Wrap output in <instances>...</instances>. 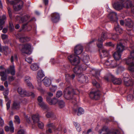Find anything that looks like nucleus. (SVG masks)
<instances>
[{
  "instance_id": "1",
  "label": "nucleus",
  "mask_w": 134,
  "mask_h": 134,
  "mask_svg": "<svg viewBox=\"0 0 134 134\" xmlns=\"http://www.w3.org/2000/svg\"><path fill=\"white\" fill-rule=\"evenodd\" d=\"M80 93L79 91L77 89L74 90L71 86H68L64 90V96L67 99H72L73 95L78 94Z\"/></svg>"
},
{
  "instance_id": "2",
  "label": "nucleus",
  "mask_w": 134,
  "mask_h": 134,
  "mask_svg": "<svg viewBox=\"0 0 134 134\" xmlns=\"http://www.w3.org/2000/svg\"><path fill=\"white\" fill-rule=\"evenodd\" d=\"M10 1L9 0H6V2L8 5L9 4L13 5V8L14 10L18 11L20 10L23 7V2L21 0H17Z\"/></svg>"
},
{
  "instance_id": "3",
  "label": "nucleus",
  "mask_w": 134,
  "mask_h": 134,
  "mask_svg": "<svg viewBox=\"0 0 134 134\" xmlns=\"http://www.w3.org/2000/svg\"><path fill=\"white\" fill-rule=\"evenodd\" d=\"M131 57L125 59L126 64L129 65L128 69L131 71H134V51H132L130 53ZM134 77V75L133 76Z\"/></svg>"
},
{
  "instance_id": "4",
  "label": "nucleus",
  "mask_w": 134,
  "mask_h": 134,
  "mask_svg": "<svg viewBox=\"0 0 134 134\" xmlns=\"http://www.w3.org/2000/svg\"><path fill=\"white\" fill-rule=\"evenodd\" d=\"M68 59L72 64L76 65L79 64L80 62V59L78 56H75L72 54L68 57Z\"/></svg>"
},
{
  "instance_id": "5",
  "label": "nucleus",
  "mask_w": 134,
  "mask_h": 134,
  "mask_svg": "<svg viewBox=\"0 0 134 134\" xmlns=\"http://www.w3.org/2000/svg\"><path fill=\"white\" fill-rule=\"evenodd\" d=\"M105 80L108 81L111 80L115 84L120 85L122 82V80L120 78H116L111 74H109L108 76H105L104 77Z\"/></svg>"
},
{
  "instance_id": "6",
  "label": "nucleus",
  "mask_w": 134,
  "mask_h": 134,
  "mask_svg": "<svg viewBox=\"0 0 134 134\" xmlns=\"http://www.w3.org/2000/svg\"><path fill=\"white\" fill-rule=\"evenodd\" d=\"M108 38L107 33V32L104 31L102 32L100 37L98 39L97 43L98 47V48L102 47L103 42Z\"/></svg>"
},
{
  "instance_id": "7",
  "label": "nucleus",
  "mask_w": 134,
  "mask_h": 134,
  "mask_svg": "<svg viewBox=\"0 0 134 134\" xmlns=\"http://www.w3.org/2000/svg\"><path fill=\"white\" fill-rule=\"evenodd\" d=\"M18 92L20 94L23 96H31L32 98H34L35 96V95L34 93L26 92L25 90L22 89L20 87L18 88Z\"/></svg>"
},
{
  "instance_id": "8",
  "label": "nucleus",
  "mask_w": 134,
  "mask_h": 134,
  "mask_svg": "<svg viewBox=\"0 0 134 134\" xmlns=\"http://www.w3.org/2000/svg\"><path fill=\"white\" fill-rule=\"evenodd\" d=\"M123 80L124 85L126 86H131L133 85V81L128 74H126V76L123 77Z\"/></svg>"
},
{
  "instance_id": "9",
  "label": "nucleus",
  "mask_w": 134,
  "mask_h": 134,
  "mask_svg": "<svg viewBox=\"0 0 134 134\" xmlns=\"http://www.w3.org/2000/svg\"><path fill=\"white\" fill-rule=\"evenodd\" d=\"M31 45L29 43H26L23 46L21 51L23 53L30 54L31 53Z\"/></svg>"
},
{
  "instance_id": "10",
  "label": "nucleus",
  "mask_w": 134,
  "mask_h": 134,
  "mask_svg": "<svg viewBox=\"0 0 134 134\" xmlns=\"http://www.w3.org/2000/svg\"><path fill=\"white\" fill-rule=\"evenodd\" d=\"M100 92L98 90H97L91 92L89 94V96L91 99L97 100L100 98Z\"/></svg>"
},
{
  "instance_id": "11",
  "label": "nucleus",
  "mask_w": 134,
  "mask_h": 134,
  "mask_svg": "<svg viewBox=\"0 0 134 134\" xmlns=\"http://www.w3.org/2000/svg\"><path fill=\"white\" fill-rule=\"evenodd\" d=\"M100 48L99 51L100 56L101 58L109 56L108 51L106 49L103 48V45L102 47Z\"/></svg>"
},
{
  "instance_id": "12",
  "label": "nucleus",
  "mask_w": 134,
  "mask_h": 134,
  "mask_svg": "<svg viewBox=\"0 0 134 134\" xmlns=\"http://www.w3.org/2000/svg\"><path fill=\"white\" fill-rule=\"evenodd\" d=\"M11 49L8 46H1L0 43V52H3L5 55H7L11 52Z\"/></svg>"
},
{
  "instance_id": "13",
  "label": "nucleus",
  "mask_w": 134,
  "mask_h": 134,
  "mask_svg": "<svg viewBox=\"0 0 134 134\" xmlns=\"http://www.w3.org/2000/svg\"><path fill=\"white\" fill-rule=\"evenodd\" d=\"M86 69V68H83L81 66H75L74 68L73 71L77 76L78 75L81 74L83 71L85 70Z\"/></svg>"
},
{
  "instance_id": "14",
  "label": "nucleus",
  "mask_w": 134,
  "mask_h": 134,
  "mask_svg": "<svg viewBox=\"0 0 134 134\" xmlns=\"http://www.w3.org/2000/svg\"><path fill=\"white\" fill-rule=\"evenodd\" d=\"M78 80L81 83H87L88 81V77L85 76L82 73L77 76Z\"/></svg>"
},
{
  "instance_id": "15",
  "label": "nucleus",
  "mask_w": 134,
  "mask_h": 134,
  "mask_svg": "<svg viewBox=\"0 0 134 134\" xmlns=\"http://www.w3.org/2000/svg\"><path fill=\"white\" fill-rule=\"evenodd\" d=\"M16 37L21 42H23L26 41H29L30 40L29 37H25L24 34H18L17 35Z\"/></svg>"
},
{
  "instance_id": "16",
  "label": "nucleus",
  "mask_w": 134,
  "mask_h": 134,
  "mask_svg": "<svg viewBox=\"0 0 134 134\" xmlns=\"http://www.w3.org/2000/svg\"><path fill=\"white\" fill-rule=\"evenodd\" d=\"M38 104L42 108L45 109L47 108V106L43 102V99L42 97L39 96L37 99Z\"/></svg>"
},
{
  "instance_id": "17",
  "label": "nucleus",
  "mask_w": 134,
  "mask_h": 134,
  "mask_svg": "<svg viewBox=\"0 0 134 134\" xmlns=\"http://www.w3.org/2000/svg\"><path fill=\"white\" fill-rule=\"evenodd\" d=\"M5 73L7 74H10L12 75H14L15 73L14 66L10 65L8 68L6 69Z\"/></svg>"
},
{
  "instance_id": "18",
  "label": "nucleus",
  "mask_w": 134,
  "mask_h": 134,
  "mask_svg": "<svg viewBox=\"0 0 134 134\" xmlns=\"http://www.w3.org/2000/svg\"><path fill=\"white\" fill-rule=\"evenodd\" d=\"M82 51V47L80 45L76 46L74 50V53L76 55L80 54Z\"/></svg>"
},
{
  "instance_id": "19",
  "label": "nucleus",
  "mask_w": 134,
  "mask_h": 134,
  "mask_svg": "<svg viewBox=\"0 0 134 134\" xmlns=\"http://www.w3.org/2000/svg\"><path fill=\"white\" fill-rule=\"evenodd\" d=\"M99 134H110L111 132L109 130L107 126H103L101 130H99Z\"/></svg>"
},
{
  "instance_id": "20",
  "label": "nucleus",
  "mask_w": 134,
  "mask_h": 134,
  "mask_svg": "<svg viewBox=\"0 0 134 134\" xmlns=\"http://www.w3.org/2000/svg\"><path fill=\"white\" fill-rule=\"evenodd\" d=\"M52 20L54 23H56L59 20V15L57 13H54L51 15Z\"/></svg>"
},
{
  "instance_id": "21",
  "label": "nucleus",
  "mask_w": 134,
  "mask_h": 134,
  "mask_svg": "<svg viewBox=\"0 0 134 134\" xmlns=\"http://www.w3.org/2000/svg\"><path fill=\"white\" fill-rule=\"evenodd\" d=\"M30 16L28 15L24 16L21 17V20L20 21V23H23L27 22V23H28V22L32 21L34 19V18H33L30 20Z\"/></svg>"
},
{
  "instance_id": "22",
  "label": "nucleus",
  "mask_w": 134,
  "mask_h": 134,
  "mask_svg": "<svg viewBox=\"0 0 134 134\" xmlns=\"http://www.w3.org/2000/svg\"><path fill=\"white\" fill-rule=\"evenodd\" d=\"M114 8L116 10H121L124 7L123 4L121 2H117L115 3L113 5Z\"/></svg>"
},
{
  "instance_id": "23",
  "label": "nucleus",
  "mask_w": 134,
  "mask_h": 134,
  "mask_svg": "<svg viewBox=\"0 0 134 134\" xmlns=\"http://www.w3.org/2000/svg\"><path fill=\"white\" fill-rule=\"evenodd\" d=\"M124 50V46L122 43H120L117 44L116 52L121 53Z\"/></svg>"
},
{
  "instance_id": "24",
  "label": "nucleus",
  "mask_w": 134,
  "mask_h": 134,
  "mask_svg": "<svg viewBox=\"0 0 134 134\" xmlns=\"http://www.w3.org/2000/svg\"><path fill=\"white\" fill-rule=\"evenodd\" d=\"M7 20V17L5 15H2L1 17H0V30H1L3 28V25L5 23V21Z\"/></svg>"
},
{
  "instance_id": "25",
  "label": "nucleus",
  "mask_w": 134,
  "mask_h": 134,
  "mask_svg": "<svg viewBox=\"0 0 134 134\" xmlns=\"http://www.w3.org/2000/svg\"><path fill=\"white\" fill-rule=\"evenodd\" d=\"M31 78L29 76H26L25 77L24 81L25 83L30 88L33 89L34 86L30 82L31 80Z\"/></svg>"
},
{
  "instance_id": "26",
  "label": "nucleus",
  "mask_w": 134,
  "mask_h": 134,
  "mask_svg": "<svg viewBox=\"0 0 134 134\" xmlns=\"http://www.w3.org/2000/svg\"><path fill=\"white\" fill-rule=\"evenodd\" d=\"M47 102L49 103V104L51 105L55 104L56 103H58V100L56 98H54L52 99H51V98L48 97L46 98Z\"/></svg>"
},
{
  "instance_id": "27",
  "label": "nucleus",
  "mask_w": 134,
  "mask_h": 134,
  "mask_svg": "<svg viewBox=\"0 0 134 134\" xmlns=\"http://www.w3.org/2000/svg\"><path fill=\"white\" fill-rule=\"evenodd\" d=\"M20 107V102L18 101H14L13 103L12 108L16 110H19Z\"/></svg>"
},
{
  "instance_id": "28",
  "label": "nucleus",
  "mask_w": 134,
  "mask_h": 134,
  "mask_svg": "<svg viewBox=\"0 0 134 134\" xmlns=\"http://www.w3.org/2000/svg\"><path fill=\"white\" fill-rule=\"evenodd\" d=\"M81 58L82 61L85 63L88 62L90 60L89 56L84 54H82L81 55Z\"/></svg>"
},
{
  "instance_id": "29",
  "label": "nucleus",
  "mask_w": 134,
  "mask_h": 134,
  "mask_svg": "<svg viewBox=\"0 0 134 134\" xmlns=\"http://www.w3.org/2000/svg\"><path fill=\"white\" fill-rule=\"evenodd\" d=\"M84 113V110L81 108H79L77 110L76 109H74L73 112V113L74 114L77 113L78 115H80L82 114H83Z\"/></svg>"
},
{
  "instance_id": "30",
  "label": "nucleus",
  "mask_w": 134,
  "mask_h": 134,
  "mask_svg": "<svg viewBox=\"0 0 134 134\" xmlns=\"http://www.w3.org/2000/svg\"><path fill=\"white\" fill-rule=\"evenodd\" d=\"M110 68H114L116 67L119 64V62L115 60H114L110 61Z\"/></svg>"
},
{
  "instance_id": "31",
  "label": "nucleus",
  "mask_w": 134,
  "mask_h": 134,
  "mask_svg": "<svg viewBox=\"0 0 134 134\" xmlns=\"http://www.w3.org/2000/svg\"><path fill=\"white\" fill-rule=\"evenodd\" d=\"M115 30L116 32L119 34H121L122 33V30L119 27V26L117 21L115 22Z\"/></svg>"
},
{
  "instance_id": "32",
  "label": "nucleus",
  "mask_w": 134,
  "mask_h": 134,
  "mask_svg": "<svg viewBox=\"0 0 134 134\" xmlns=\"http://www.w3.org/2000/svg\"><path fill=\"white\" fill-rule=\"evenodd\" d=\"M44 75L41 70H39L37 73V81L40 82L41 81L42 78L44 77Z\"/></svg>"
},
{
  "instance_id": "33",
  "label": "nucleus",
  "mask_w": 134,
  "mask_h": 134,
  "mask_svg": "<svg viewBox=\"0 0 134 134\" xmlns=\"http://www.w3.org/2000/svg\"><path fill=\"white\" fill-rule=\"evenodd\" d=\"M44 85L46 86H49L51 84V80L47 77H45L43 80Z\"/></svg>"
},
{
  "instance_id": "34",
  "label": "nucleus",
  "mask_w": 134,
  "mask_h": 134,
  "mask_svg": "<svg viewBox=\"0 0 134 134\" xmlns=\"http://www.w3.org/2000/svg\"><path fill=\"white\" fill-rule=\"evenodd\" d=\"M121 53L116 52H115L113 56L115 60L119 61L121 59Z\"/></svg>"
},
{
  "instance_id": "35",
  "label": "nucleus",
  "mask_w": 134,
  "mask_h": 134,
  "mask_svg": "<svg viewBox=\"0 0 134 134\" xmlns=\"http://www.w3.org/2000/svg\"><path fill=\"white\" fill-rule=\"evenodd\" d=\"M18 60V54L17 53H15L12 55L10 59L11 63L13 64L14 61H17Z\"/></svg>"
},
{
  "instance_id": "36",
  "label": "nucleus",
  "mask_w": 134,
  "mask_h": 134,
  "mask_svg": "<svg viewBox=\"0 0 134 134\" xmlns=\"http://www.w3.org/2000/svg\"><path fill=\"white\" fill-rule=\"evenodd\" d=\"M30 68L32 70L36 71L39 69V66L38 64L34 63L31 65Z\"/></svg>"
},
{
  "instance_id": "37",
  "label": "nucleus",
  "mask_w": 134,
  "mask_h": 134,
  "mask_svg": "<svg viewBox=\"0 0 134 134\" xmlns=\"http://www.w3.org/2000/svg\"><path fill=\"white\" fill-rule=\"evenodd\" d=\"M40 116L38 114L33 115L32 119L33 121V122L35 123L38 122L39 120Z\"/></svg>"
},
{
  "instance_id": "38",
  "label": "nucleus",
  "mask_w": 134,
  "mask_h": 134,
  "mask_svg": "<svg viewBox=\"0 0 134 134\" xmlns=\"http://www.w3.org/2000/svg\"><path fill=\"white\" fill-rule=\"evenodd\" d=\"M5 74L6 73L4 71L0 72V76H1V79L2 81H5L7 79V76Z\"/></svg>"
},
{
  "instance_id": "39",
  "label": "nucleus",
  "mask_w": 134,
  "mask_h": 134,
  "mask_svg": "<svg viewBox=\"0 0 134 134\" xmlns=\"http://www.w3.org/2000/svg\"><path fill=\"white\" fill-rule=\"evenodd\" d=\"M75 77V75L74 74H72L70 75L69 74H67L65 76L66 80L67 82V83H69L67 81H68L70 79H73Z\"/></svg>"
},
{
  "instance_id": "40",
  "label": "nucleus",
  "mask_w": 134,
  "mask_h": 134,
  "mask_svg": "<svg viewBox=\"0 0 134 134\" xmlns=\"http://www.w3.org/2000/svg\"><path fill=\"white\" fill-rule=\"evenodd\" d=\"M125 25L129 28H131L133 26V23L131 19H129L126 23H125Z\"/></svg>"
},
{
  "instance_id": "41",
  "label": "nucleus",
  "mask_w": 134,
  "mask_h": 134,
  "mask_svg": "<svg viewBox=\"0 0 134 134\" xmlns=\"http://www.w3.org/2000/svg\"><path fill=\"white\" fill-rule=\"evenodd\" d=\"M124 7L128 8L132 6L131 2L130 1H126L123 5Z\"/></svg>"
},
{
  "instance_id": "42",
  "label": "nucleus",
  "mask_w": 134,
  "mask_h": 134,
  "mask_svg": "<svg viewBox=\"0 0 134 134\" xmlns=\"http://www.w3.org/2000/svg\"><path fill=\"white\" fill-rule=\"evenodd\" d=\"M109 35H111V37H109V38L110 39H111L114 40H117L118 39V35L116 34H109Z\"/></svg>"
},
{
  "instance_id": "43",
  "label": "nucleus",
  "mask_w": 134,
  "mask_h": 134,
  "mask_svg": "<svg viewBox=\"0 0 134 134\" xmlns=\"http://www.w3.org/2000/svg\"><path fill=\"white\" fill-rule=\"evenodd\" d=\"M58 104L60 108H62L65 106V103L63 100H58Z\"/></svg>"
},
{
  "instance_id": "44",
  "label": "nucleus",
  "mask_w": 134,
  "mask_h": 134,
  "mask_svg": "<svg viewBox=\"0 0 134 134\" xmlns=\"http://www.w3.org/2000/svg\"><path fill=\"white\" fill-rule=\"evenodd\" d=\"M27 27L26 30L27 31H30L31 29V26L30 25H27V24H24L23 25L22 28L23 29H25L26 27Z\"/></svg>"
},
{
  "instance_id": "45",
  "label": "nucleus",
  "mask_w": 134,
  "mask_h": 134,
  "mask_svg": "<svg viewBox=\"0 0 134 134\" xmlns=\"http://www.w3.org/2000/svg\"><path fill=\"white\" fill-rule=\"evenodd\" d=\"M9 125L10 127V131L11 133H13L14 131V128L13 126V122L10 121L9 122Z\"/></svg>"
},
{
  "instance_id": "46",
  "label": "nucleus",
  "mask_w": 134,
  "mask_h": 134,
  "mask_svg": "<svg viewBox=\"0 0 134 134\" xmlns=\"http://www.w3.org/2000/svg\"><path fill=\"white\" fill-rule=\"evenodd\" d=\"M92 82L93 85L95 86L97 88H99L100 87V86L99 84L97 82L96 80H93Z\"/></svg>"
},
{
  "instance_id": "47",
  "label": "nucleus",
  "mask_w": 134,
  "mask_h": 134,
  "mask_svg": "<svg viewBox=\"0 0 134 134\" xmlns=\"http://www.w3.org/2000/svg\"><path fill=\"white\" fill-rule=\"evenodd\" d=\"M9 92V91L8 89H7L5 90L3 92V94L4 96V97L5 99L6 100H8V98L7 97V95L8 94V93Z\"/></svg>"
},
{
  "instance_id": "48",
  "label": "nucleus",
  "mask_w": 134,
  "mask_h": 134,
  "mask_svg": "<svg viewBox=\"0 0 134 134\" xmlns=\"http://www.w3.org/2000/svg\"><path fill=\"white\" fill-rule=\"evenodd\" d=\"M104 66L106 68H110V62L108 61H106L104 64Z\"/></svg>"
},
{
  "instance_id": "49",
  "label": "nucleus",
  "mask_w": 134,
  "mask_h": 134,
  "mask_svg": "<svg viewBox=\"0 0 134 134\" xmlns=\"http://www.w3.org/2000/svg\"><path fill=\"white\" fill-rule=\"evenodd\" d=\"M94 41V40H92L87 43L86 48H88V49H87V51L88 50L89 48L92 46V44L93 43Z\"/></svg>"
},
{
  "instance_id": "50",
  "label": "nucleus",
  "mask_w": 134,
  "mask_h": 134,
  "mask_svg": "<svg viewBox=\"0 0 134 134\" xmlns=\"http://www.w3.org/2000/svg\"><path fill=\"white\" fill-rule=\"evenodd\" d=\"M133 98V95L132 94H130L127 96V100L128 101H130L132 100Z\"/></svg>"
},
{
  "instance_id": "51",
  "label": "nucleus",
  "mask_w": 134,
  "mask_h": 134,
  "mask_svg": "<svg viewBox=\"0 0 134 134\" xmlns=\"http://www.w3.org/2000/svg\"><path fill=\"white\" fill-rule=\"evenodd\" d=\"M37 123L38 126L39 128L42 129L43 128L44 125L42 122L39 121Z\"/></svg>"
},
{
  "instance_id": "52",
  "label": "nucleus",
  "mask_w": 134,
  "mask_h": 134,
  "mask_svg": "<svg viewBox=\"0 0 134 134\" xmlns=\"http://www.w3.org/2000/svg\"><path fill=\"white\" fill-rule=\"evenodd\" d=\"M62 95V92L61 91H58L57 93L56 96L58 98H59Z\"/></svg>"
},
{
  "instance_id": "53",
  "label": "nucleus",
  "mask_w": 134,
  "mask_h": 134,
  "mask_svg": "<svg viewBox=\"0 0 134 134\" xmlns=\"http://www.w3.org/2000/svg\"><path fill=\"white\" fill-rule=\"evenodd\" d=\"M9 26L10 30L11 31L13 30L14 29V26L13 24V23L11 22H9Z\"/></svg>"
},
{
  "instance_id": "54",
  "label": "nucleus",
  "mask_w": 134,
  "mask_h": 134,
  "mask_svg": "<svg viewBox=\"0 0 134 134\" xmlns=\"http://www.w3.org/2000/svg\"><path fill=\"white\" fill-rule=\"evenodd\" d=\"M15 122L19 124L20 123V121L19 117L18 116H16L15 117Z\"/></svg>"
},
{
  "instance_id": "55",
  "label": "nucleus",
  "mask_w": 134,
  "mask_h": 134,
  "mask_svg": "<svg viewBox=\"0 0 134 134\" xmlns=\"http://www.w3.org/2000/svg\"><path fill=\"white\" fill-rule=\"evenodd\" d=\"M7 9L9 16L10 18H11L12 17V14L10 8L8 6L7 8Z\"/></svg>"
},
{
  "instance_id": "56",
  "label": "nucleus",
  "mask_w": 134,
  "mask_h": 134,
  "mask_svg": "<svg viewBox=\"0 0 134 134\" xmlns=\"http://www.w3.org/2000/svg\"><path fill=\"white\" fill-rule=\"evenodd\" d=\"M25 60L28 63H31L32 62V59L30 57H28L26 58L25 59Z\"/></svg>"
},
{
  "instance_id": "57",
  "label": "nucleus",
  "mask_w": 134,
  "mask_h": 134,
  "mask_svg": "<svg viewBox=\"0 0 134 134\" xmlns=\"http://www.w3.org/2000/svg\"><path fill=\"white\" fill-rule=\"evenodd\" d=\"M57 88L56 86H52V87H50V90L52 92H55Z\"/></svg>"
},
{
  "instance_id": "58",
  "label": "nucleus",
  "mask_w": 134,
  "mask_h": 134,
  "mask_svg": "<svg viewBox=\"0 0 134 134\" xmlns=\"http://www.w3.org/2000/svg\"><path fill=\"white\" fill-rule=\"evenodd\" d=\"M15 77L13 76H9L8 78V80L10 82L12 81L15 79Z\"/></svg>"
},
{
  "instance_id": "59",
  "label": "nucleus",
  "mask_w": 134,
  "mask_h": 134,
  "mask_svg": "<svg viewBox=\"0 0 134 134\" xmlns=\"http://www.w3.org/2000/svg\"><path fill=\"white\" fill-rule=\"evenodd\" d=\"M18 134H25V131L23 129H21L19 130L17 132Z\"/></svg>"
},
{
  "instance_id": "60",
  "label": "nucleus",
  "mask_w": 134,
  "mask_h": 134,
  "mask_svg": "<svg viewBox=\"0 0 134 134\" xmlns=\"http://www.w3.org/2000/svg\"><path fill=\"white\" fill-rule=\"evenodd\" d=\"M4 124V120L1 117H0V126L1 127H3Z\"/></svg>"
},
{
  "instance_id": "61",
  "label": "nucleus",
  "mask_w": 134,
  "mask_h": 134,
  "mask_svg": "<svg viewBox=\"0 0 134 134\" xmlns=\"http://www.w3.org/2000/svg\"><path fill=\"white\" fill-rule=\"evenodd\" d=\"M105 44L107 46H111L112 47H114V45L112 44L111 42H107L105 43Z\"/></svg>"
},
{
  "instance_id": "62",
  "label": "nucleus",
  "mask_w": 134,
  "mask_h": 134,
  "mask_svg": "<svg viewBox=\"0 0 134 134\" xmlns=\"http://www.w3.org/2000/svg\"><path fill=\"white\" fill-rule=\"evenodd\" d=\"M47 126L49 128L51 127L52 129H54L55 127L53 125V124H49L47 125Z\"/></svg>"
},
{
  "instance_id": "63",
  "label": "nucleus",
  "mask_w": 134,
  "mask_h": 134,
  "mask_svg": "<svg viewBox=\"0 0 134 134\" xmlns=\"http://www.w3.org/2000/svg\"><path fill=\"white\" fill-rule=\"evenodd\" d=\"M25 118L27 122L28 123H30V117H29L28 116H26Z\"/></svg>"
},
{
  "instance_id": "64",
  "label": "nucleus",
  "mask_w": 134,
  "mask_h": 134,
  "mask_svg": "<svg viewBox=\"0 0 134 134\" xmlns=\"http://www.w3.org/2000/svg\"><path fill=\"white\" fill-rule=\"evenodd\" d=\"M11 101L10 100L8 101L6 104L7 109H8L10 107V104Z\"/></svg>"
}]
</instances>
